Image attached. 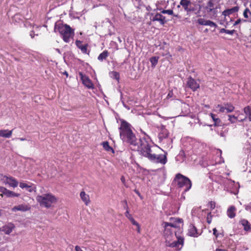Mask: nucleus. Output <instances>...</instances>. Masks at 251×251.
I'll use <instances>...</instances> for the list:
<instances>
[{
	"instance_id": "f257e3e1",
	"label": "nucleus",
	"mask_w": 251,
	"mask_h": 251,
	"mask_svg": "<svg viewBox=\"0 0 251 251\" xmlns=\"http://www.w3.org/2000/svg\"><path fill=\"white\" fill-rule=\"evenodd\" d=\"M119 129L121 138L129 145L131 150L138 151L144 157L152 151L150 144L151 139L149 134L142 129H141V132L144 136L140 139L139 142L133 133L130 125L126 121H123L121 122Z\"/></svg>"
},
{
	"instance_id": "f03ea898",
	"label": "nucleus",
	"mask_w": 251,
	"mask_h": 251,
	"mask_svg": "<svg viewBox=\"0 0 251 251\" xmlns=\"http://www.w3.org/2000/svg\"><path fill=\"white\" fill-rule=\"evenodd\" d=\"M54 30H57L60 33L63 40L65 43H69L70 39L74 35V30L67 24H55Z\"/></svg>"
},
{
	"instance_id": "7ed1b4c3",
	"label": "nucleus",
	"mask_w": 251,
	"mask_h": 251,
	"mask_svg": "<svg viewBox=\"0 0 251 251\" xmlns=\"http://www.w3.org/2000/svg\"><path fill=\"white\" fill-rule=\"evenodd\" d=\"M36 200L41 206L47 208H50L53 204L55 203L57 201L55 196L51 193L38 195Z\"/></svg>"
},
{
	"instance_id": "20e7f679",
	"label": "nucleus",
	"mask_w": 251,
	"mask_h": 251,
	"mask_svg": "<svg viewBox=\"0 0 251 251\" xmlns=\"http://www.w3.org/2000/svg\"><path fill=\"white\" fill-rule=\"evenodd\" d=\"M175 180L178 187H185L184 190L185 192L189 190L192 187V183L190 179L181 174H177L176 175Z\"/></svg>"
},
{
	"instance_id": "39448f33",
	"label": "nucleus",
	"mask_w": 251,
	"mask_h": 251,
	"mask_svg": "<svg viewBox=\"0 0 251 251\" xmlns=\"http://www.w3.org/2000/svg\"><path fill=\"white\" fill-rule=\"evenodd\" d=\"M167 152L164 154H156L152 150L145 157L153 163L165 165L167 162Z\"/></svg>"
},
{
	"instance_id": "423d86ee",
	"label": "nucleus",
	"mask_w": 251,
	"mask_h": 251,
	"mask_svg": "<svg viewBox=\"0 0 251 251\" xmlns=\"http://www.w3.org/2000/svg\"><path fill=\"white\" fill-rule=\"evenodd\" d=\"M163 225L164 227V236L165 237L166 241L170 239V237L173 235L174 232L176 236H178L177 235V230H179L180 228L177 226L176 225L168 222H164Z\"/></svg>"
},
{
	"instance_id": "0eeeda50",
	"label": "nucleus",
	"mask_w": 251,
	"mask_h": 251,
	"mask_svg": "<svg viewBox=\"0 0 251 251\" xmlns=\"http://www.w3.org/2000/svg\"><path fill=\"white\" fill-rule=\"evenodd\" d=\"M205 12L211 18H216L218 15V9L220 8V5H216L213 0H208L206 5L203 7Z\"/></svg>"
},
{
	"instance_id": "6e6552de",
	"label": "nucleus",
	"mask_w": 251,
	"mask_h": 251,
	"mask_svg": "<svg viewBox=\"0 0 251 251\" xmlns=\"http://www.w3.org/2000/svg\"><path fill=\"white\" fill-rule=\"evenodd\" d=\"M1 181L4 184L13 188L17 187L19 184L17 180L12 176H3Z\"/></svg>"
},
{
	"instance_id": "1a4fd4ad",
	"label": "nucleus",
	"mask_w": 251,
	"mask_h": 251,
	"mask_svg": "<svg viewBox=\"0 0 251 251\" xmlns=\"http://www.w3.org/2000/svg\"><path fill=\"white\" fill-rule=\"evenodd\" d=\"M79 75L80 77L83 84L85 87H86L88 89L94 88V85L88 76L85 75H83L82 72L79 73Z\"/></svg>"
},
{
	"instance_id": "9d476101",
	"label": "nucleus",
	"mask_w": 251,
	"mask_h": 251,
	"mask_svg": "<svg viewBox=\"0 0 251 251\" xmlns=\"http://www.w3.org/2000/svg\"><path fill=\"white\" fill-rule=\"evenodd\" d=\"M197 23L200 25H208L211 27H214V29L213 30V31H214L218 26L214 22L209 20L205 19L203 18H199L197 20Z\"/></svg>"
},
{
	"instance_id": "9b49d317",
	"label": "nucleus",
	"mask_w": 251,
	"mask_h": 251,
	"mask_svg": "<svg viewBox=\"0 0 251 251\" xmlns=\"http://www.w3.org/2000/svg\"><path fill=\"white\" fill-rule=\"evenodd\" d=\"M197 23L200 25H208L211 27H214V29L213 30V31H214L218 26L214 22L209 20L205 19L203 18H199L197 20Z\"/></svg>"
},
{
	"instance_id": "f8f14e48",
	"label": "nucleus",
	"mask_w": 251,
	"mask_h": 251,
	"mask_svg": "<svg viewBox=\"0 0 251 251\" xmlns=\"http://www.w3.org/2000/svg\"><path fill=\"white\" fill-rule=\"evenodd\" d=\"M186 86L195 92L200 88V84L195 79L189 76L187 79Z\"/></svg>"
},
{
	"instance_id": "ddd939ff",
	"label": "nucleus",
	"mask_w": 251,
	"mask_h": 251,
	"mask_svg": "<svg viewBox=\"0 0 251 251\" xmlns=\"http://www.w3.org/2000/svg\"><path fill=\"white\" fill-rule=\"evenodd\" d=\"M177 241H174L168 245V246L175 248L177 250H180L184 244V238L180 236H176Z\"/></svg>"
},
{
	"instance_id": "4468645a",
	"label": "nucleus",
	"mask_w": 251,
	"mask_h": 251,
	"mask_svg": "<svg viewBox=\"0 0 251 251\" xmlns=\"http://www.w3.org/2000/svg\"><path fill=\"white\" fill-rule=\"evenodd\" d=\"M75 44L82 53L89 55L90 51L88 50V45L87 44H83L82 42L78 40L75 41Z\"/></svg>"
},
{
	"instance_id": "2eb2a0df",
	"label": "nucleus",
	"mask_w": 251,
	"mask_h": 251,
	"mask_svg": "<svg viewBox=\"0 0 251 251\" xmlns=\"http://www.w3.org/2000/svg\"><path fill=\"white\" fill-rule=\"evenodd\" d=\"M19 186L22 189L26 188L27 191L30 193L36 192V186L30 182L26 183L24 181L20 182Z\"/></svg>"
},
{
	"instance_id": "dca6fc26",
	"label": "nucleus",
	"mask_w": 251,
	"mask_h": 251,
	"mask_svg": "<svg viewBox=\"0 0 251 251\" xmlns=\"http://www.w3.org/2000/svg\"><path fill=\"white\" fill-rule=\"evenodd\" d=\"M31 207L28 204L23 203L16 206H14L12 208V211L16 212L18 211L22 212H25L30 210Z\"/></svg>"
},
{
	"instance_id": "f3484780",
	"label": "nucleus",
	"mask_w": 251,
	"mask_h": 251,
	"mask_svg": "<svg viewBox=\"0 0 251 251\" xmlns=\"http://www.w3.org/2000/svg\"><path fill=\"white\" fill-rule=\"evenodd\" d=\"M15 227V226L13 223H8L1 227V230L5 234L9 235L12 232Z\"/></svg>"
},
{
	"instance_id": "a211bd4d",
	"label": "nucleus",
	"mask_w": 251,
	"mask_h": 251,
	"mask_svg": "<svg viewBox=\"0 0 251 251\" xmlns=\"http://www.w3.org/2000/svg\"><path fill=\"white\" fill-rule=\"evenodd\" d=\"M151 21H158L161 25H164L167 22L165 17L160 13L155 14L151 19Z\"/></svg>"
},
{
	"instance_id": "6ab92c4d",
	"label": "nucleus",
	"mask_w": 251,
	"mask_h": 251,
	"mask_svg": "<svg viewBox=\"0 0 251 251\" xmlns=\"http://www.w3.org/2000/svg\"><path fill=\"white\" fill-rule=\"evenodd\" d=\"M187 234L190 236L194 237H197L199 235L196 227L193 224H190L189 226Z\"/></svg>"
},
{
	"instance_id": "aec40b11",
	"label": "nucleus",
	"mask_w": 251,
	"mask_h": 251,
	"mask_svg": "<svg viewBox=\"0 0 251 251\" xmlns=\"http://www.w3.org/2000/svg\"><path fill=\"white\" fill-rule=\"evenodd\" d=\"M239 7L238 6L233 7L230 9H227L222 12V15L225 17H226L234 13L237 12L239 11Z\"/></svg>"
},
{
	"instance_id": "412c9836",
	"label": "nucleus",
	"mask_w": 251,
	"mask_h": 251,
	"mask_svg": "<svg viewBox=\"0 0 251 251\" xmlns=\"http://www.w3.org/2000/svg\"><path fill=\"white\" fill-rule=\"evenodd\" d=\"M80 197L86 205H88L91 202L89 195L86 194L84 191H81L80 193Z\"/></svg>"
},
{
	"instance_id": "4be33fe9",
	"label": "nucleus",
	"mask_w": 251,
	"mask_h": 251,
	"mask_svg": "<svg viewBox=\"0 0 251 251\" xmlns=\"http://www.w3.org/2000/svg\"><path fill=\"white\" fill-rule=\"evenodd\" d=\"M236 208L235 206H230L226 211L227 216L231 219L234 218L236 216Z\"/></svg>"
},
{
	"instance_id": "5701e85b",
	"label": "nucleus",
	"mask_w": 251,
	"mask_h": 251,
	"mask_svg": "<svg viewBox=\"0 0 251 251\" xmlns=\"http://www.w3.org/2000/svg\"><path fill=\"white\" fill-rule=\"evenodd\" d=\"M241 224L244 227V230L246 231H250L251 229V225L249 221L245 219H241L239 221Z\"/></svg>"
},
{
	"instance_id": "b1692460",
	"label": "nucleus",
	"mask_w": 251,
	"mask_h": 251,
	"mask_svg": "<svg viewBox=\"0 0 251 251\" xmlns=\"http://www.w3.org/2000/svg\"><path fill=\"white\" fill-rule=\"evenodd\" d=\"M191 2L190 0H181L180 1V5H181L186 12H190L192 9L189 7Z\"/></svg>"
},
{
	"instance_id": "393cba45",
	"label": "nucleus",
	"mask_w": 251,
	"mask_h": 251,
	"mask_svg": "<svg viewBox=\"0 0 251 251\" xmlns=\"http://www.w3.org/2000/svg\"><path fill=\"white\" fill-rule=\"evenodd\" d=\"M13 130L0 129V137L9 138L12 136Z\"/></svg>"
},
{
	"instance_id": "a878e982",
	"label": "nucleus",
	"mask_w": 251,
	"mask_h": 251,
	"mask_svg": "<svg viewBox=\"0 0 251 251\" xmlns=\"http://www.w3.org/2000/svg\"><path fill=\"white\" fill-rule=\"evenodd\" d=\"M168 136L169 133L168 130L166 128H162L158 134V138L160 141H162L163 139L168 138Z\"/></svg>"
},
{
	"instance_id": "bb28decb",
	"label": "nucleus",
	"mask_w": 251,
	"mask_h": 251,
	"mask_svg": "<svg viewBox=\"0 0 251 251\" xmlns=\"http://www.w3.org/2000/svg\"><path fill=\"white\" fill-rule=\"evenodd\" d=\"M109 52L107 50H103L101 53L99 54L98 57V59L100 62H103V60H105L109 56Z\"/></svg>"
},
{
	"instance_id": "cd10ccee",
	"label": "nucleus",
	"mask_w": 251,
	"mask_h": 251,
	"mask_svg": "<svg viewBox=\"0 0 251 251\" xmlns=\"http://www.w3.org/2000/svg\"><path fill=\"white\" fill-rule=\"evenodd\" d=\"M210 116L211 117V118L212 119L213 122H214V126H221V124H222L221 121L219 118L217 117V115L211 113L210 114Z\"/></svg>"
},
{
	"instance_id": "c85d7f7f",
	"label": "nucleus",
	"mask_w": 251,
	"mask_h": 251,
	"mask_svg": "<svg viewBox=\"0 0 251 251\" xmlns=\"http://www.w3.org/2000/svg\"><path fill=\"white\" fill-rule=\"evenodd\" d=\"M101 145L102 146L103 148L105 151L108 152H112V153H114V150L113 149L109 146V142L108 141H104L101 143Z\"/></svg>"
},
{
	"instance_id": "c756f323",
	"label": "nucleus",
	"mask_w": 251,
	"mask_h": 251,
	"mask_svg": "<svg viewBox=\"0 0 251 251\" xmlns=\"http://www.w3.org/2000/svg\"><path fill=\"white\" fill-rule=\"evenodd\" d=\"M5 196L8 198L19 197L20 196V194L15 193L8 189L7 191L6 192Z\"/></svg>"
},
{
	"instance_id": "7c9ffc66",
	"label": "nucleus",
	"mask_w": 251,
	"mask_h": 251,
	"mask_svg": "<svg viewBox=\"0 0 251 251\" xmlns=\"http://www.w3.org/2000/svg\"><path fill=\"white\" fill-rule=\"evenodd\" d=\"M226 112L230 113L234 110V106L231 103H226L224 104Z\"/></svg>"
},
{
	"instance_id": "2f4dec72",
	"label": "nucleus",
	"mask_w": 251,
	"mask_h": 251,
	"mask_svg": "<svg viewBox=\"0 0 251 251\" xmlns=\"http://www.w3.org/2000/svg\"><path fill=\"white\" fill-rule=\"evenodd\" d=\"M244 112L248 116L250 121H251V106H247L244 108Z\"/></svg>"
},
{
	"instance_id": "473e14b6",
	"label": "nucleus",
	"mask_w": 251,
	"mask_h": 251,
	"mask_svg": "<svg viewBox=\"0 0 251 251\" xmlns=\"http://www.w3.org/2000/svg\"><path fill=\"white\" fill-rule=\"evenodd\" d=\"M158 57L153 56L150 59V61L152 67H154L157 64L158 61Z\"/></svg>"
},
{
	"instance_id": "72a5a7b5",
	"label": "nucleus",
	"mask_w": 251,
	"mask_h": 251,
	"mask_svg": "<svg viewBox=\"0 0 251 251\" xmlns=\"http://www.w3.org/2000/svg\"><path fill=\"white\" fill-rule=\"evenodd\" d=\"M124 202L126 204V212H125V216L127 217L129 220L131 219L132 217V215L129 214V209L127 205V201L126 200L124 201Z\"/></svg>"
},
{
	"instance_id": "f704fd0d",
	"label": "nucleus",
	"mask_w": 251,
	"mask_h": 251,
	"mask_svg": "<svg viewBox=\"0 0 251 251\" xmlns=\"http://www.w3.org/2000/svg\"><path fill=\"white\" fill-rule=\"evenodd\" d=\"M249 14L251 15V12L250 9L248 8H246L243 12V16L245 18L248 19L249 18Z\"/></svg>"
},
{
	"instance_id": "c9c22d12",
	"label": "nucleus",
	"mask_w": 251,
	"mask_h": 251,
	"mask_svg": "<svg viewBox=\"0 0 251 251\" xmlns=\"http://www.w3.org/2000/svg\"><path fill=\"white\" fill-rule=\"evenodd\" d=\"M228 120L231 123H234L236 120H237V117L235 116L234 115H229L228 116Z\"/></svg>"
},
{
	"instance_id": "e433bc0d",
	"label": "nucleus",
	"mask_w": 251,
	"mask_h": 251,
	"mask_svg": "<svg viewBox=\"0 0 251 251\" xmlns=\"http://www.w3.org/2000/svg\"><path fill=\"white\" fill-rule=\"evenodd\" d=\"M162 14H167L168 15H173L174 12L172 9L163 10L161 12Z\"/></svg>"
},
{
	"instance_id": "4c0bfd02",
	"label": "nucleus",
	"mask_w": 251,
	"mask_h": 251,
	"mask_svg": "<svg viewBox=\"0 0 251 251\" xmlns=\"http://www.w3.org/2000/svg\"><path fill=\"white\" fill-rule=\"evenodd\" d=\"M212 216L211 214V212H210L208 213L207 217H206V221H207V223H208L209 224H210L212 222Z\"/></svg>"
},
{
	"instance_id": "58836bf2",
	"label": "nucleus",
	"mask_w": 251,
	"mask_h": 251,
	"mask_svg": "<svg viewBox=\"0 0 251 251\" xmlns=\"http://www.w3.org/2000/svg\"><path fill=\"white\" fill-rule=\"evenodd\" d=\"M208 206L210 207L211 210L214 209L216 206V203L214 201H210L208 202Z\"/></svg>"
},
{
	"instance_id": "ea45409f",
	"label": "nucleus",
	"mask_w": 251,
	"mask_h": 251,
	"mask_svg": "<svg viewBox=\"0 0 251 251\" xmlns=\"http://www.w3.org/2000/svg\"><path fill=\"white\" fill-rule=\"evenodd\" d=\"M217 108H219V111L220 112H222V113H224L225 112V110H226V108H225V106H223L221 104H218L217 106Z\"/></svg>"
},
{
	"instance_id": "a19ab883",
	"label": "nucleus",
	"mask_w": 251,
	"mask_h": 251,
	"mask_svg": "<svg viewBox=\"0 0 251 251\" xmlns=\"http://www.w3.org/2000/svg\"><path fill=\"white\" fill-rule=\"evenodd\" d=\"M112 74L114 75V76L115 78V79H116L118 80L119 79L120 75H119V74L118 72H115V71H113L112 72Z\"/></svg>"
},
{
	"instance_id": "79ce46f5",
	"label": "nucleus",
	"mask_w": 251,
	"mask_h": 251,
	"mask_svg": "<svg viewBox=\"0 0 251 251\" xmlns=\"http://www.w3.org/2000/svg\"><path fill=\"white\" fill-rule=\"evenodd\" d=\"M8 189L4 187H0V192L4 194L5 196Z\"/></svg>"
},
{
	"instance_id": "37998d69",
	"label": "nucleus",
	"mask_w": 251,
	"mask_h": 251,
	"mask_svg": "<svg viewBox=\"0 0 251 251\" xmlns=\"http://www.w3.org/2000/svg\"><path fill=\"white\" fill-rule=\"evenodd\" d=\"M130 221L131 222V223L132 224V225H134V226H138L139 225V223L136 222L133 218H132L131 219H130Z\"/></svg>"
},
{
	"instance_id": "c03bdc74",
	"label": "nucleus",
	"mask_w": 251,
	"mask_h": 251,
	"mask_svg": "<svg viewBox=\"0 0 251 251\" xmlns=\"http://www.w3.org/2000/svg\"><path fill=\"white\" fill-rule=\"evenodd\" d=\"M235 32V30L234 29H233V30L226 29V33L229 34V35H233Z\"/></svg>"
},
{
	"instance_id": "a18cd8bd",
	"label": "nucleus",
	"mask_w": 251,
	"mask_h": 251,
	"mask_svg": "<svg viewBox=\"0 0 251 251\" xmlns=\"http://www.w3.org/2000/svg\"><path fill=\"white\" fill-rule=\"evenodd\" d=\"M241 21H242V20L241 19H238L234 23L233 25L234 26L237 25L239 24L241 22Z\"/></svg>"
},
{
	"instance_id": "49530a36",
	"label": "nucleus",
	"mask_w": 251,
	"mask_h": 251,
	"mask_svg": "<svg viewBox=\"0 0 251 251\" xmlns=\"http://www.w3.org/2000/svg\"><path fill=\"white\" fill-rule=\"evenodd\" d=\"M173 92L170 91L169 92L168 94L167 95V99L171 98H172L173 97Z\"/></svg>"
},
{
	"instance_id": "de8ad7c7",
	"label": "nucleus",
	"mask_w": 251,
	"mask_h": 251,
	"mask_svg": "<svg viewBox=\"0 0 251 251\" xmlns=\"http://www.w3.org/2000/svg\"><path fill=\"white\" fill-rule=\"evenodd\" d=\"M175 222L176 223H181L183 222V220L182 219L176 218L175 219Z\"/></svg>"
},
{
	"instance_id": "09e8293b",
	"label": "nucleus",
	"mask_w": 251,
	"mask_h": 251,
	"mask_svg": "<svg viewBox=\"0 0 251 251\" xmlns=\"http://www.w3.org/2000/svg\"><path fill=\"white\" fill-rule=\"evenodd\" d=\"M75 251H83L80 248V247H79L78 246H76L75 247Z\"/></svg>"
},
{
	"instance_id": "8fccbe9b",
	"label": "nucleus",
	"mask_w": 251,
	"mask_h": 251,
	"mask_svg": "<svg viewBox=\"0 0 251 251\" xmlns=\"http://www.w3.org/2000/svg\"><path fill=\"white\" fill-rule=\"evenodd\" d=\"M226 29L225 28H222L220 30V33H226Z\"/></svg>"
},
{
	"instance_id": "3c124183",
	"label": "nucleus",
	"mask_w": 251,
	"mask_h": 251,
	"mask_svg": "<svg viewBox=\"0 0 251 251\" xmlns=\"http://www.w3.org/2000/svg\"><path fill=\"white\" fill-rule=\"evenodd\" d=\"M137 231L138 232V233H140V225L139 224L138 226H137Z\"/></svg>"
},
{
	"instance_id": "603ef678",
	"label": "nucleus",
	"mask_w": 251,
	"mask_h": 251,
	"mask_svg": "<svg viewBox=\"0 0 251 251\" xmlns=\"http://www.w3.org/2000/svg\"><path fill=\"white\" fill-rule=\"evenodd\" d=\"M121 180L124 184L125 183V178L124 176H122L121 178Z\"/></svg>"
},
{
	"instance_id": "864d4df0",
	"label": "nucleus",
	"mask_w": 251,
	"mask_h": 251,
	"mask_svg": "<svg viewBox=\"0 0 251 251\" xmlns=\"http://www.w3.org/2000/svg\"><path fill=\"white\" fill-rule=\"evenodd\" d=\"M213 234L216 235V236H217L216 233L217 232V230L216 229V228H214L213 229Z\"/></svg>"
},
{
	"instance_id": "5fc2aeb1",
	"label": "nucleus",
	"mask_w": 251,
	"mask_h": 251,
	"mask_svg": "<svg viewBox=\"0 0 251 251\" xmlns=\"http://www.w3.org/2000/svg\"><path fill=\"white\" fill-rule=\"evenodd\" d=\"M18 139L20 140L21 141H23L25 140V139L24 138H18Z\"/></svg>"
},
{
	"instance_id": "6e6d98bb",
	"label": "nucleus",
	"mask_w": 251,
	"mask_h": 251,
	"mask_svg": "<svg viewBox=\"0 0 251 251\" xmlns=\"http://www.w3.org/2000/svg\"><path fill=\"white\" fill-rule=\"evenodd\" d=\"M135 193H136L138 196H140V193L139 192V191H137V190H135Z\"/></svg>"
},
{
	"instance_id": "4d7b16f0",
	"label": "nucleus",
	"mask_w": 251,
	"mask_h": 251,
	"mask_svg": "<svg viewBox=\"0 0 251 251\" xmlns=\"http://www.w3.org/2000/svg\"><path fill=\"white\" fill-rule=\"evenodd\" d=\"M63 74L66 75V76L67 77L68 76V73L66 72V71H65L64 73H63Z\"/></svg>"
},
{
	"instance_id": "13d9d810",
	"label": "nucleus",
	"mask_w": 251,
	"mask_h": 251,
	"mask_svg": "<svg viewBox=\"0 0 251 251\" xmlns=\"http://www.w3.org/2000/svg\"><path fill=\"white\" fill-rule=\"evenodd\" d=\"M208 31V29L207 28H206V29L204 30V32L205 33H207Z\"/></svg>"
},
{
	"instance_id": "bf43d9fd",
	"label": "nucleus",
	"mask_w": 251,
	"mask_h": 251,
	"mask_svg": "<svg viewBox=\"0 0 251 251\" xmlns=\"http://www.w3.org/2000/svg\"><path fill=\"white\" fill-rule=\"evenodd\" d=\"M4 195V194H3L2 193H1V194H0V196H1V197H3Z\"/></svg>"
},
{
	"instance_id": "052dcab7",
	"label": "nucleus",
	"mask_w": 251,
	"mask_h": 251,
	"mask_svg": "<svg viewBox=\"0 0 251 251\" xmlns=\"http://www.w3.org/2000/svg\"><path fill=\"white\" fill-rule=\"evenodd\" d=\"M124 208L126 209V204L125 203V205L124 206Z\"/></svg>"
},
{
	"instance_id": "680f3d73",
	"label": "nucleus",
	"mask_w": 251,
	"mask_h": 251,
	"mask_svg": "<svg viewBox=\"0 0 251 251\" xmlns=\"http://www.w3.org/2000/svg\"><path fill=\"white\" fill-rule=\"evenodd\" d=\"M1 210L0 209V216H1Z\"/></svg>"
},
{
	"instance_id": "e2e57ef3",
	"label": "nucleus",
	"mask_w": 251,
	"mask_h": 251,
	"mask_svg": "<svg viewBox=\"0 0 251 251\" xmlns=\"http://www.w3.org/2000/svg\"><path fill=\"white\" fill-rule=\"evenodd\" d=\"M242 21H243V22H246V20H242Z\"/></svg>"
},
{
	"instance_id": "0e129e2a",
	"label": "nucleus",
	"mask_w": 251,
	"mask_h": 251,
	"mask_svg": "<svg viewBox=\"0 0 251 251\" xmlns=\"http://www.w3.org/2000/svg\"><path fill=\"white\" fill-rule=\"evenodd\" d=\"M0 231H2V230H1V227H0Z\"/></svg>"
}]
</instances>
